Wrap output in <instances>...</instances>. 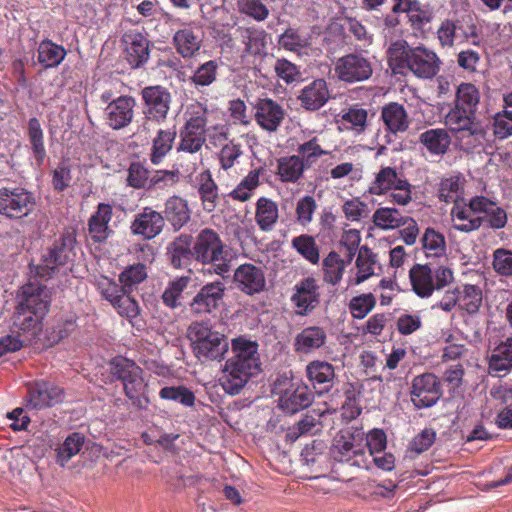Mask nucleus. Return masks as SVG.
Instances as JSON below:
<instances>
[{"label":"nucleus","instance_id":"1","mask_svg":"<svg viewBox=\"0 0 512 512\" xmlns=\"http://www.w3.org/2000/svg\"><path fill=\"white\" fill-rule=\"evenodd\" d=\"M232 353L233 356L226 361L220 381L225 392L236 395L250 377L259 371L260 362L257 344L242 338L233 340Z\"/></svg>","mask_w":512,"mask_h":512},{"label":"nucleus","instance_id":"2","mask_svg":"<svg viewBox=\"0 0 512 512\" xmlns=\"http://www.w3.org/2000/svg\"><path fill=\"white\" fill-rule=\"evenodd\" d=\"M390 67L394 72L409 69L415 76L423 79L434 77L440 66L436 53L424 46L410 47L407 41L392 42L387 51Z\"/></svg>","mask_w":512,"mask_h":512},{"label":"nucleus","instance_id":"3","mask_svg":"<svg viewBox=\"0 0 512 512\" xmlns=\"http://www.w3.org/2000/svg\"><path fill=\"white\" fill-rule=\"evenodd\" d=\"M193 258L203 265H209L210 272L225 277L232 267L233 252L217 232L205 228L195 238Z\"/></svg>","mask_w":512,"mask_h":512},{"label":"nucleus","instance_id":"4","mask_svg":"<svg viewBox=\"0 0 512 512\" xmlns=\"http://www.w3.org/2000/svg\"><path fill=\"white\" fill-rule=\"evenodd\" d=\"M187 337L198 359L221 360L229 349L228 338L205 321L192 322L187 328Z\"/></svg>","mask_w":512,"mask_h":512},{"label":"nucleus","instance_id":"5","mask_svg":"<svg viewBox=\"0 0 512 512\" xmlns=\"http://www.w3.org/2000/svg\"><path fill=\"white\" fill-rule=\"evenodd\" d=\"M110 373L122 382L124 392L133 405L146 407L148 400L142 396L145 383L141 376L142 369L138 365L129 359L117 357L110 364Z\"/></svg>","mask_w":512,"mask_h":512},{"label":"nucleus","instance_id":"6","mask_svg":"<svg viewBox=\"0 0 512 512\" xmlns=\"http://www.w3.org/2000/svg\"><path fill=\"white\" fill-rule=\"evenodd\" d=\"M110 373L122 382L124 392L133 405L146 407L148 400L142 396L145 383L141 376L142 369L138 365L129 359L117 357L110 364Z\"/></svg>","mask_w":512,"mask_h":512},{"label":"nucleus","instance_id":"7","mask_svg":"<svg viewBox=\"0 0 512 512\" xmlns=\"http://www.w3.org/2000/svg\"><path fill=\"white\" fill-rule=\"evenodd\" d=\"M74 244V236L71 233L64 234L42 255L41 263L31 267V272L41 278H49L60 266L71 261Z\"/></svg>","mask_w":512,"mask_h":512},{"label":"nucleus","instance_id":"8","mask_svg":"<svg viewBox=\"0 0 512 512\" xmlns=\"http://www.w3.org/2000/svg\"><path fill=\"white\" fill-rule=\"evenodd\" d=\"M18 311L20 315L31 313L44 317L51 303V291L38 282H29L18 293Z\"/></svg>","mask_w":512,"mask_h":512},{"label":"nucleus","instance_id":"9","mask_svg":"<svg viewBox=\"0 0 512 512\" xmlns=\"http://www.w3.org/2000/svg\"><path fill=\"white\" fill-rule=\"evenodd\" d=\"M34 206V196L23 188L0 190V214L8 218L25 217L34 209Z\"/></svg>","mask_w":512,"mask_h":512},{"label":"nucleus","instance_id":"10","mask_svg":"<svg viewBox=\"0 0 512 512\" xmlns=\"http://www.w3.org/2000/svg\"><path fill=\"white\" fill-rule=\"evenodd\" d=\"M411 401L418 409L433 406L441 397V385L432 373L416 376L411 385Z\"/></svg>","mask_w":512,"mask_h":512},{"label":"nucleus","instance_id":"11","mask_svg":"<svg viewBox=\"0 0 512 512\" xmlns=\"http://www.w3.org/2000/svg\"><path fill=\"white\" fill-rule=\"evenodd\" d=\"M338 77L346 82H360L371 77L373 69L370 61L359 54L341 57L336 64Z\"/></svg>","mask_w":512,"mask_h":512},{"label":"nucleus","instance_id":"12","mask_svg":"<svg viewBox=\"0 0 512 512\" xmlns=\"http://www.w3.org/2000/svg\"><path fill=\"white\" fill-rule=\"evenodd\" d=\"M225 290L226 287L222 281L207 283L192 299L190 303L191 311L197 315L211 313L218 308Z\"/></svg>","mask_w":512,"mask_h":512},{"label":"nucleus","instance_id":"13","mask_svg":"<svg viewBox=\"0 0 512 512\" xmlns=\"http://www.w3.org/2000/svg\"><path fill=\"white\" fill-rule=\"evenodd\" d=\"M319 287L313 278H306L295 286L291 301L301 316L310 314L320 303Z\"/></svg>","mask_w":512,"mask_h":512},{"label":"nucleus","instance_id":"14","mask_svg":"<svg viewBox=\"0 0 512 512\" xmlns=\"http://www.w3.org/2000/svg\"><path fill=\"white\" fill-rule=\"evenodd\" d=\"M64 391L59 386L47 382L37 381L29 389V401L27 407L42 409L62 402Z\"/></svg>","mask_w":512,"mask_h":512},{"label":"nucleus","instance_id":"15","mask_svg":"<svg viewBox=\"0 0 512 512\" xmlns=\"http://www.w3.org/2000/svg\"><path fill=\"white\" fill-rule=\"evenodd\" d=\"M164 225L165 220L161 213L150 207H145L136 215L130 229L134 235H140L144 239L150 240L161 233Z\"/></svg>","mask_w":512,"mask_h":512},{"label":"nucleus","instance_id":"16","mask_svg":"<svg viewBox=\"0 0 512 512\" xmlns=\"http://www.w3.org/2000/svg\"><path fill=\"white\" fill-rule=\"evenodd\" d=\"M236 287L247 295L261 292L265 287V276L260 267L253 264L240 265L234 272Z\"/></svg>","mask_w":512,"mask_h":512},{"label":"nucleus","instance_id":"17","mask_svg":"<svg viewBox=\"0 0 512 512\" xmlns=\"http://www.w3.org/2000/svg\"><path fill=\"white\" fill-rule=\"evenodd\" d=\"M135 100L129 96H120L111 101L106 109V120L113 129L126 127L133 119Z\"/></svg>","mask_w":512,"mask_h":512},{"label":"nucleus","instance_id":"18","mask_svg":"<svg viewBox=\"0 0 512 512\" xmlns=\"http://www.w3.org/2000/svg\"><path fill=\"white\" fill-rule=\"evenodd\" d=\"M255 120L263 129L274 132L283 121V108L272 99H260L255 105Z\"/></svg>","mask_w":512,"mask_h":512},{"label":"nucleus","instance_id":"19","mask_svg":"<svg viewBox=\"0 0 512 512\" xmlns=\"http://www.w3.org/2000/svg\"><path fill=\"white\" fill-rule=\"evenodd\" d=\"M127 61L139 67L149 58V41L139 32L128 31L122 37Z\"/></svg>","mask_w":512,"mask_h":512},{"label":"nucleus","instance_id":"20","mask_svg":"<svg viewBox=\"0 0 512 512\" xmlns=\"http://www.w3.org/2000/svg\"><path fill=\"white\" fill-rule=\"evenodd\" d=\"M446 125L455 132H467L471 136H483L482 126L475 121L472 110L455 107L446 116Z\"/></svg>","mask_w":512,"mask_h":512},{"label":"nucleus","instance_id":"21","mask_svg":"<svg viewBox=\"0 0 512 512\" xmlns=\"http://www.w3.org/2000/svg\"><path fill=\"white\" fill-rule=\"evenodd\" d=\"M146 110L144 113L153 115L158 120H164L169 111L170 93L161 86H150L142 90Z\"/></svg>","mask_w":512,"mask_h":512},{"label":"nucleus","instance_id":"22","mask_svg":"<svg viewBox=\"0 0 512 512\" xmlns=\"http://www.w3.org/2000/svg\"><path fill=\"white\" fill-rule=\"evenodd\" d=\"M381 119L386 130L392 134L405 132L410 125L406 109L397 102H390L382 107Z\"/></svg>","mask_w":512,"mask_h":512},{"label":"nucleus","instance_id":"23","mask_svg":"<svg viewBox=\"0 0 512 512\" xmlns=\"http://www.w3.org/2000/svg\"><path fill=\"white\" fill-rule=\"evenodd\" d=\"M309 381L319 393L327 392L334 384V367L324 361H313L306 367Z\"/></svg>","mask_w":512,"mask_h":512},{"label":"nucleus","instance_id":"24","mask_svg":"<svg viewBox=\"0 0 512 512\" xmlns=\"http://www.w3.org/2000/svg\"><path fill=\"white\" fill-rule=\"evenodd\" d=\"M313 400V394L307 386H297L296 388L287 389L279 398V407L293 414L300 409L307 408Z\"/></svg>","mask_w":512,"mask_h":512},{"label":"nucleus","instance_id":"25","mask_svg":"<svg viewBox=\"0 0 512 512\" xmlns=\"http://www.w3.org/2000/svg\"><path fill=\"white\" fill-rule=\"evenodd\" d=\"M298 99L307 110H317L329 99L327 84L323 79H317L301 91Z\"/></svg>","mask_w":512,"mask_h":512},{"label":"nucleus","instance_id":"26","mask_svg":"<svg viewBox=\"0 0 512 512\" xmlns=\"http://www.w3.org/2000/svg\"><path fill=\"white\" fill-rule=\"evenodd\" d=\"M413 291L422 298L429 297L435 290L433 272L426 264H415L409 271Z\"/></svg>","mask_w":512,"mask_h":512},{"label":"nucleus","instance_id":"27","mask_svg":"<svg viewBox=\"0 0 512 512\" xmlns=\"http://www.w3.org/2000/svg\"><path fill=\"white\" fill-rule=\"evenodd\" d=\"M361 453V444L357 443L356 435L350 432L338 434L331 447V454L338 461H348L353 456Z\"/></svg>","mask_w":512,"mask_h":512},{"label":"nucleus","instance_id":"28","mask_svg":"<svg viewBox=\"0 0 512 512\" xmlns=\"http://www.w3.org/2000/svg\"><path fill=\"white\" fill-rule=\"evenodd\" d=\"M326 333L323 328L310 326L304 328L295 338V350L300 353H310L325 344Z\"/></svg>","mask_w":512,"mask_h":512},{"label":"nucleus","instance_id":"29","mask_svg":"<svg viewBox=\"0 0 512 512\" xmlns=\"http://www.w3.org/2000/svg\"><path fill=\"white\" fill-rule=\"evenodd\" d=\"M191 236L182 234L177 237L167 248V255L174 268L186 266L193 257V247L191 248Z\"/></svg>","mask_w":512,"mask_h":512},{"label":"nucleus","instance_id":"30","mask_svg":"<svg viewBox=\"0 0 512 512\" xmlns=\"http://www.w3.org/2000/svg\"><path fill=\"white\" fill-rule=\"evenodd\" d=\"M278 217V206L274 201L266 197L258 199L256 203L255 220L262 231H271Z\"/></svg>","mask_w":512,"mask_h":512},{"label":"nucleus","instance_id":"31","mask_svg":"<svg viewBox=\"0 0 512 512\" xmlns=\"http://www.w3.org/2000/svg\"><path fill=\"white\" fill-rule=\"evenodd\" d=\"M111 217L112 207L104 203L99 204L97 212L89 220V231L95 241L101 242L107 238Z\"/></svg>","mask_w":512,"mask_h":512},{"label":"nucleus","instance_id":"32","mask_svg":"<svg viewBox=\"0 0 512 512\" xmlns=\"http://www.w3.org/2000/svg\"><path fill=\"white\" fill-rule=\"evenodd\" d=\"M451 215L455 222V229L464 232H470L479 228L484 220L482 216H479L471 209L470 205L461 207L459 204H456L451 211Z\"/></svg>","mask_w":512,"mask_h":512},{"label":"nucleus","instance_id":"33","mask_svg":"<svg viewBox=\"0 0 512 512\" xmlns=\"http://www.w3.org/2000/svg\"><path fill=\"white\" fill-rule=\"evenodd\" d=\"M176 134L175 128L158 130L156 137L153 139L150 155V159L153 164H160L163 158L169 153L173 147Z\"/></svg>","mask_w":512,"mask_h":512},{"label":"nucleus","instance_id":"34","mask_svg":"<svg viewBox=\"0 0 512 512\" xmlns=\"http://www.w3.org/2000/svg\"><path fill=\"white\" fill-rule=\"evenodd\" d=\"M277 163V173L283 182H296L308 168L301 160L300 155L282 157L278 159Z\"/></svg>","mask_w":512,"mask_h":512},{"label":"nucleus","instance_id":"35","mask_svg":"<svg viewBox=\"0 0 512 512\" xmlns=\"http://www.w3.org/2000/svg\"><path fill=\"white\" fill-rule=\"evenodd\" d=\"M420 142L433 154H444L450 145L451 139L444 129H430L420 135Z\"/></svg>","mask_w":512,"mask_h":512},{"label":"nucleus","instance_id":"36","mask_svg":"<svg viewBox=\"0 0 512 512\" xmlns=\"http://www.w3.org/2000/svg\"><path fill=\"white\" fill-rule=\"evenodd\" d=\"M66 50L50 40H44L38 47V61L45 68L57 67L65 58Z\"/></svg>","mask_w":512,"mask_h":512},{"label":"nucleus","instance_id":"37","mask_svg":"<svg viewBox=\"0 0 512 512\" xmlns=\"http://www.w3.org/2000/svg\"><path fill=\"white\" fill-rule=\"evenodd\" d=\"M242 43L245 45L244 52L248 55H259L266 47V33L264 30L255 28H239Z\"/></svg>","mask_w":512,"mask_h":512},{"label":"nucleus","instance_id":"38","mask_svg":"<svg viewBox=\"0 0 512 512\" xmlns=\"http://www.w3.org/2000/svg\"><path fill=\"white\" fill-rule=\"evenodd\" d=\"M512 367V338L500 343L492 352L489 368L493 371L504 372Z\"/></svg>","mask_w":512,"mask_h":512},{"label":"nucleus","instance_id":"39","mask_svg":"<svg viewBox=\"0 0 512 512\" xmlns=\"http://www.w3.org/2000/svg\"><path fill=\"white\" fill-rule=\"evenodd\" d=\"M398 177L397 172L392 167L382 168L376 175V178L369 188V193L373 195H382L395 188L398 182L403 181Z\"/></svg>","mask_w":512,"mask_h":512},{"label":"nucleus","instance_id":"40","mask_svg":"<svg viewBox=\"0 0 512 512\" xmlns=\"http://www.w3.org/2000/svg\"><path fill=\"white\" fill-rule=\"evenodd\" d=\"M355 264L358 270L355 278V284H360L374 275L376 255L367 246H362L359 248Z\"/></svg>","mask_w":512,"mask_h":512},{"label":"nucleus","instance_id":"41","mask_svg":"<svg viewBox=\"0 0 512 512\" xmlns=\"http://www.w3.org/2000/svg\"><path fill=\"white\" fill-rule=\"evenodd\" d=\"M396 208L384 207L374 212L373 222L382 229H394L405 225V218Z\"/></svg>","mask_w":512,"mask_h":512},{"label":"nucleus","instance_id":"42","mask_svg":"<svg viewBox=\"0 0 512 512\" xmlns=\"http://www.w3.org/2000/svg\"><path fill=\"white\" fill-rule=\"evenodd\" d=\"M347 263L334 251L323 260L324 280L332 285L340 282Z\"/></svg>","mask_w":512,"mask_h":512},{"label":"nucleus","instance_id":"43","mask_svg":"<svg viewBox=\"0 0 512 512\" xmlns=\"http://www.w3.org/2000/svg\"><path fill=\"white\" fill-rule=\"evenodd\" d=\"M166 214L174 227H182L189 219L187 202L180 197H171L166 203Z\"/></svg>","mask_w":512,"mask_h":512},{"label":"nucleus","instance_id":"44","mask_svg":"<svg viewBox=\"0 0 512 512\" xmlns=\"http://www.w3.org/2000/svg\"><path fill=\"white\" fill-rule=\"evenodd\" d=\"M84 444V437L79 433L68 436L63 444L57 449L56 462L64 467L66 463L78 454Z\"/></svg>","mask_w":512,"mask_h":512},{"label":"nucleus","instance_id":"45","mask_svg":"<svg viewBox=\"0 0 512 512\" xmlns=\"http://www.w3.org/2000/svg\"><path fill=\"white\" fill-rule=\"evenodd\" d=\"M479 99V92L473 84L462 83L457 88L455 105L461 109H470L473 113H475Z\"/></svg>","mask_w":512,"mask_h":512},{"label":"nucleus","instance_id":"46","mask_svg":"<svg viewBox=\"0 0 512 512\" xmlns=\"http://www.w3.org/2000/svg\"><path fill=\"white\" fill-rule=\"evenodd\" d=\"M179 53L183 57H191L200 49V40L188 29L179 30L174 35Z\"/></svg>","mask_w":512,"mask_h":512},{"label":"nucleus","instance_id":"47","mask_svg":"<svg viewBox=\"0 0 512 512\" xmlns=\"http://www.w3.org/2000/svg\"><path fill=\"white\" fill-rule=\"evenodd\" d=\"M460 306L469 314H475L482 305V291L478 286L465 285L462 296H459Z\"/></svg>","mask_w":512,"mask_h":512},{"label":"nucleus","instance_id":"48","mask_svg":"<svg viewBox=\"0 0 512 512\" xmlns=\"http://www.w3.org/2000/svg\"><path fill=\"white\" fill-rule=\"evenodd\" d=\"M421 241L423 248L427 251L428 255L440 256L445 253V238L441 233L437 232L433 228L426 229Z\"/></svg>","mask_w":512,"mask_h":512},{"label":"nucleus","instance_id":"49","mask_svg":"<svg viewBox=\"0 0 512 512\" xmlns=\"http://www.w3.org/2000/svg\"><path fill=\"white\" fill-rule=\"evenodd\" d=\"M28 134L34 156L38 163H42L45 158L46 151L43 144V132L39 121L32 118L28 124Z\"/></svg>","mask_w":512,"mask_h":512},{"label":"nucleus","instance_id":"50","mask_svg":"<svg viewBox=\"0 0 512 512\" xmlns=\"http://www.w3.org/2000/svg\"><path fill=\"white\" fill-rule=\"evenodd\" d=\"M190 277L183 276L172 281L162 294L163 302L171 308H176L180 305L178 302L184 289L187 287Z\"/></svg>","mask_w":512,"mask_h":512},{"label":"nucleus","instance_id":"51","mask_svg":"<svg viewBox=\"0 0 512 512\" xmlns=\"http://www.w3.org/2000/svg\"><path fill=\"white\" fill-rule=\"evenodd\" d=\"M199 193L201 195L202 204L206 211L211 212L216 207L218 199L217 186L210 175L202 177Z\"/></svg>","mask_w":512,"mask_h":512},{"label":"nucleus","instance_id":"52","mask_svg":"<svg viewBox=\"0 0 512 512\" xmlns=\"http://www.w3.org/2000/svg\"><path fill=\"white\" fill-rule=\"evenodd\" d=\"M293 247L307 260L312 263L319 261V251L313 237L301 235L292 241Z\"/></svg>","mask_w":512,"mask_h":512},{"label":"nucleus","instance_id":"53","mask_svg":"<svg viewBox=\"0 0 512 512\" xmlns=\"http://www.w3.org/2000/svg\"><path fill=\"white\" fill-rule=\"evenodd\" d=\"M278 44L281 48L296 52L308 45V39L299 33L298 30L288 28L283 34L280 35Z\"/></svg>","mask_w":512,"mask_h":512},{"label":"nucleus","instance_id":"54","mask_svg":"<svg viewBox=\"0 0 512 512\" xmlns=\"http://www.w3.org/2000/svg\"><path fill=\"white\" fill-rule=\"evenodd\" d=\"M147 277L146 268L143 264L137 263L125 269L119 276L120 283L124 288L131 291V287L141 283Z\"/></svg>","mask_w":512,"mask_h":512},{"label":"nucleus","instance_id":"55","mask_svg":"<svg viewBox=\"0 0 512 512\" xmlns=\"http://www.w3.org/2000/svg\"><path fill=\"white\" fill-rule=\"evenodd\" d=\"M297 151L301 155V160L308 168H310L319 157L327 154V152L320 147L316 138L301 144Z\"/></svg>","mask_w":512,"mask_h":512},{"label":"nucleus","instance_id":"56","mask_svg":"<svg viewBox=\"0 0 512 512\" xmlns=\"http://www.w3.org/2000/svg\"><path fill=\"white\" fill-rule=\"evenodd\" d=\"M160 396L163 399L180 402L187 406H192L195 400L194 394L183 386L164 387L160 390Z\"/></svg>","mask_w":512,"mask_h":512},{"label":"nucleus","instance_id":"57","mask_svg":"<svg viewBox=\"0 0 512 512\" xmlns=\"http://www.w3.org/2000/svg\"><path fill=\"white\" fill-rule=\"evenodd\" d=\"M375 304L372 294H362L351 299L349 308L354 318L362 319L374 308Z\"/></svg>","mask_w":512,"mask_h":512},{"label":"nucleus","instance_id":"58","mask_svg":"<svg viewBox=\"0 0 512 512\" xmlns=\"http://www.w3.org/2000/svg\"><path fill=\"white\" fill-rule=\"evenodd\" d=\"M97 286L102 296L111 303L121 296L122 293H128V289L124 288L122 284L119 286L115 281L105 276H101L97 280Z\"/></svg>","mask_w":512,"mask_h":512},{"label":"nucleus","instance_id":"59","mask_svg":"<svg viewBox=\"0 0 512 512\" xmlns=\"http://www.w3.org/2000/svg\"><path fill=\"white\" fill-rule=\"evenodd\" d=\"M240 11L257 21L265 20L269 15L268 8L261 0H238Z\"/></svg>","mask_w":512,"mask_h":512},{"label":"nucleus","instance_id":"60","mask_svg":"<svg viewBox=\"0 0 512 512\" xmlns=\"http://www.w3.org/2000/svg\"><path fill=\"white\" fill-rule=\"evenodd\" d=\"M493 268L502 276H512V251L502 248L495 250Z\"/></svg>","mask_w":512,"mask_h":512},{"label":"nucleus","instance_id":"61","mask_svg":"<svg viewBox=\"0 0 512 512\" xmlns=\"http://www.w3.org/2000/svg\"><path fill=\"white\" fill-rule=\"evenodd\" d=\"M217 63L208 61L202 64L194 73L192 81L196 85L208 86L216 79Z\"/></svg>","mask_w":512,"mask_h":512},{"label":"nucleus","instance_id":"62","mask_svg":"<svg viewBox=\"0 0 512 512\" xmlns=\"http://www.w3.org/2000/svg\"><path fill=\"white\" fill-rule=\"evenodd\" d=\"M274 70L276 75L287 84L296 81L300 74L298 67L287 59H277Z\"/></svg>","mask_w":512,"mask_h":512},{"label":"nucleus","instance_id":"63","mask_svg":"<svg viewBox=\"0 0 512 512\" xmlns=\"http://www.w3.org/2000/svg\"><path fill=\"white\" fill-rule=\"evenodd\" d=\"M112 304L122 316L133 318L139 314L138 303L130 293H122Z\"/></svg>","mask_w":512,"mask_h":512},{"label":"nucleus","instance_id":"64","mask_svg":"<svg viewBox=\"0 0 512 512\" xmlns=\"http://www.w3.org/2000/svg\"><path fill=\"white\" fill-rule=\"evenodd\" d=\"M341 245L346 249V259L345 262L347 264L351 263L353 257L356 254V251L359 248L360 244V233L355 229H351L346 231L340 241Z\"/></svg>","mask_w":512,"mask_h":512}]
</instances>
